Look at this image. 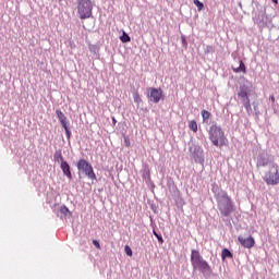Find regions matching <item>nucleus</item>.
<instances>
[{
	"instance_id": "a211bd4d",
	"label": "nucleus",
	"mask_w": 279,
	"mask_h": 279,
	"mask_svg": "<svg viewBox=\"0 0 279 279\" xmlns=\"http://www.w3.org/2000/svg\"><path fill=\"white\" fill-rule=\"evenodd\" d=\"M233 254L230 252V248H222L221 251V259L226 260L227 258H232Z\"/></svg>"
},
{
	"instance_id": "f8f14e48",
	"label": "nucleus",
	"mask_w": 279,
	"mask_h": 279,
	"mask_svg": "<svg viewBox=\"0 0 279 279\" xmlns=\"http://www.w3.org/2000/svg\"><path fill=\"white\" fill-rule=\"evenodd\" d=\"M142 178L146 184H149V182H151V171L149 170V167L145 166L143 168Z\"/></svg>"
},
{
	"instance_id": "ddd939ff",
	"label": "nucleus",
	"mask_w": 279,
	"mask_h": 279,
	"mask_svg": "<svg viewBox=\"0 0 279 279\" xmlns=\"http://www.w3.org/2000/svg\"><path fill=\"white\" fill-rule=\"evenodd\" d=\"M53 160L54 162H60L62 165L63 162H66L64 159V156L62 155V149H57L53 154Z\"/></svg>"
},
{
	"instance_id": "5701e85b",
	"label": "nucleus",
	"mask_w": 279,
	"mask_h": 279,
	"mask_svg": "<svg viewBox=\"0 0 279 279\" xmlns=\"http://www.w3.org/2000/svg\"><path fill=\"white\" fill-rule=\"evenodd\" d=\"M88 49H89L90 53H94L95 56H97V53H99V46H97V45L90 44L88 46Z\"/></svg>"
},
{
	"instance_id": "473e14b6",
	"label": "nucleus",
	"mask_w": 279,
	"mask_h": 279,
	"mask_svg": "<svg viewBox=\"0 0 279 279\" xmlns=\"http://www.w3.org/2000/svg\"><path fill=\"white\" fill-rule=\"evenodd\" d=\"M238 241H239V243L242 245V247H245V238H243L242 235H240V236L238 238Z\"/></svg>"
},
{
	"instance_id": "412c9836",
	"label": "nucleus",
	"mask_w": 279,
	"mask_h": 279,
	"mask_svg": "<svg viewBox=\"0 0 279 279\" xmlns=\"http://www.w3.org/2000/svg\"><path fill=\"white\" fill-rule=\"evenodd\" d=\"M189 128L194 134H197V121L196 120H191L189 122Z\"/></svg>"
},
{
	"instance_id": "7c9ffc66",
	"label": "nucleus",
	"mask_w": 279,
	"mask_h": 279,
	"mask_svg": "<svg viewBox=\"0 0 279 279\" xmlns=\"http://www.w3.org/2000/svg\"><path fill=\"white\" fill-rule=\"evenodd\" d=\"M123 138H124V146L125 147H130L131 143H130V137L126 136V135H123Z\"/></svg>"
},
{
	"instance_id": "0eeeda50",
	"label": "nucleus",
	"mask_w": 279,
	"mask_h": 279,
	"mask_svg": "<svg viewBox=\"0 0 279 279\" xmlns=\"http://www.w3.org/2000/svg\"><path fill=\"white\" fill-rule=\"evenodd\" d=\"M146 97L150 104H160L165 101V90L161 87H147Z\"/></svg>"
},
{
	"instance_id": "6e6552de",
	"label": "nucleus",
	"mask_w": 279,
	"mask_h": 279,
	"mask_svg": "<svg viewBox=\"0 0 279 279\" xmlns=\"http://www.w3.org/2000/svg\"><path fill=\"white\" fill-rule=\"evenodd\" d=\"M278 165H272L269 168V171L266 172L264 177V182L268 184L269 186H276V184H279V173H278Z\"/></svg>"
},
{
	"instance_id": "c85d7f7f",
	"label": "nucleus",
	"mask_w": 279,
	"mask_h": 279,
	"mask_svg": "<svg viewBox=\"0 0 279 279\" xmlns=\"http://www.w3.org/2000/svg\"><path fill=\"white\" fill-rule=\"evenodd\" d=\"M64 132H65V136H66L69 143H71V136H73L71 129H66Z\"/></svg>"
},
{
	"instance_id": "79ce46f5",
	"label": "nucleus",
	"mask_w": 279,
	"mask_h": 279,
	"mask_svg": "<svg viewBox=\"0 0 279 279\" xmlns=\"http://www.w3.org/2000/svg\"><path fill=\"white\" fill-rule=\"evenodd\" d=\"M62 1H64V0H59L60 3H62Z\"/></svg>"
},
{
	"instance_id": "9d476101",
	"label": "nucleus",
	"mask_w": 279,
	"mask_h": 279,
	"mask_svg": "<svg viewBox=\"0 0 279 279\" xmlns=\"http://www.w3.org/2000/svg\"><path fill=\"white\" fill-rule=\"evenodd\" d=\"M60 169L68 180H73V169L71 168V163H69V161H63V163H60Z\"/></svg>"
},
{
	"instance_id": "dca6fc26",
	"label": "nucleus",
	"mask_w": 279,
	"mask_h": 279,
	"mask_svg": "<svg viewBox=\"0 0 279 279\" xmlns=\"http://www.w3.org/2000/svg\"><path fill=\"white\" fill-rule=\"evenodd\" d=\"M201 117L203 118V123H206L208 125V121L210 120V117H213V113L210 111L203 109L201 111Z\"/></svg>"
},
{
	"instance_id": "1a4fd4ad",
	"label": "nucleus",
	"mask_w": 279,
	"mask_h": 279,
	"mask_svg": "<svg viewBox=\"0 0 279 279\" xmlns=\"http://www.w3.org/2000/svg\"><path fill=\"white\" fill-rule=\"evenodd\" d=\"M57 217H60L62 220L71 219L73 217V213L66 207V205H61L60 208L56 211Z\"/></svg>"
},
{
	"instance_id": "4c0bfd02",
	"label": "nucleus",
	"mask_w": 279,
	"mask_h": 279,
	"mask_svg": "<svg viewBox=\"0 0 279 279\" xmlns=\"http://www.w3.org/2000/svg\"><path fill=\"white\" fill-rule=\"evenodd\" d=\"M269 101H271V104H276V96L270 95L269 96Z\"/></svg>"
},
{
	"instance_id": "393cba45",
	"label": "nucleus",
	"mask_w": 279,
	"mask_h": 279,
	"mask_svg": "<svg viewBox=\"0 0 279 279\" xmlns=\"http://www.w3.org/2000/svg\"><path fill=\"white\" fill-rule=\"evenodd\" d=\"M124 254H126V256H130V257L134 256V252L132 251V247H130V245L128 244L124 246Z\"/></svg>"
},
{
	"instance_id": "2eb2a0df",
	"label": "nucleus",
	"mask_w": 279,
	"mask_h": 279,
	"mask_svg": "<svg viewBox=\"0 0 279 279\" xmlns=\"http://www.w3.org/2000/svg\"><path fill=\"white\" fill-rule=\"evenodd\" d=\"M120 38V43H122L123 45H128V43H132V37H130V34H128V32L122 31V36L119 37Z\"/></svg>"
},
{
	"instance_id": "423d86ee",
	"label": "nucleus",
	"mask_w": 279,
	"mask_h": 279,
	"mask_svg": "<svg viewBox=\"0 0 279 279\" xmlns=\"http://www.w3.org/2000/svg\"><path fill=\"white\" fill-rule=\"evenodd\" d=\"M217 204L222 217H230L234 213V203H232V198L228 194L218 198Z\"/></svg>"
},
{
	"instance_id": "4be33fe9",
	"label": "nucleus",
	"mask_w": 279,
	"mask_h": 279,
	"mask_svg": "<svg viewBox=\"0 0 279 279\" xmlns=\"http://www.w3.org/2000/svg\"><path fill=\"white\" fill-rule=\"evenodd\" d=\"M255 245V241H254V238L252 236H248L246 240H245V247H247L248 250L254 247Z\"/></svg>"
},
{
	"instance_id": "ea45409f",
	"label": "nucleus",
	"mask_w": 279,
	"mask_h": 279,
	"mask_svg": "<svg viewBox=\"0 0 279 279\" xmlns=\"http://www.w3.org/2000/svg\"><path fill=\"white\" fill-rule=\"evenodd\" d=\"M272 3H275L276 5H278V0H272Z\"/></svg>"
},
{
	"instance_id": "b1692460",
	"label": "nucleus",
	"mask_w": 279,
	"mask_h": 279,
	"mask_svg": "<svg viewBox=\"0 0 279 279\" xmlns=\"http://www.w3.org/2000/svg\"><path fill=\"white\" fill-rule=\"evenodd\" d=\"M193 3L197 8L198 12H202V10L205 8L204 2L199 0H193Z\"/></svg>"
},
{
	"instance_id": "bb28decb",
	"label": "nucleus",
	"mask_w": 279,
	"mask_h": 279,
	"mask_svg": "<svg viewBox=\"0 0 279 279\" xmlns=\"http://www.w3.org/2000/svg\"><path fill=\"white\" fill-rule=\"evenodd\" d=\"M181 43H182V47L185 49H189V41L186 40V36L182 35L181 36Z\"/></svg>"
},
{
	"instance_id": "e433bc0d",
	"label": "nucleus",
	"mask_w": 279,
	"mask_h": 279,
	"mask_svg": "<svg viewBox=\"0 0 279 279\" xmlns=\"http://www.w3.org/2000/svg\"><path fill=\"white\" fill-rule=\"evenodd\" d=\"M59 122H60V125H62L63 123H69V119L65 117V118L59 120Z\"/></svg>"
},
{
	"instance_id": "f3484780",
	"label": "nucleus",
	"mask_w": 279,
	"mask_h": 279,
	"mask_svg": "<svg viewBox=\"0 0 279 279\" xmlns=\"http://www.w3.org/2000/svg\"><path fill=\"white\" fill-rule=\"evenodd\" d=\"M232 70L234 73H245V62H243V60H240V65L236 68L232 66Z\"/></svg>"
},
{
	"instance_id": "9b49d317",
	"label": "nucleus",
	"mask_w": 279,
	"mask_h": 279,
	"mask_svg": "<svg viewBox=\"0 0 279 279\" xmlns=\"http://www.w3.org/2000/svg\"><path fill=\"white\" fill-rule=\"evenodd\" d=\"M211 191L216 197V201L228 195V192L221 190V187H219V185H217V184H213Z\"/></svg>"
},
{
	"instance_id": "aec40b11",
	"label": "nucleus",
	"mask_w": 279,
	"mask_h": 279,
	"mask_svg": "<svg viewBox=\"0 0 279 279\" xmlns=\"http://www.w3.org/2000/svg\"><path fill=\"white\" fill-rule=\"evenodd\" d=\"M133 99H134V102L137 104V106L143 102V99L141 98V94L138 93V89H135L133 92Z\"/></svg>"
},
{
	"instance_id": "c756f323",
	"label": "nucleus",
	"mask_w": 279,
	"mask_h": 279,
	"mask_svg": "<svg viewBox=\"0 0 279 279\" xmlns=\"http://www.w3.org/2000/svg\"><path fill=\"white\" fill-rule=\"evenodd\" d=\"M92 243H93L94 247H96V250L101 248V243L99 242V240H93Z\"/></svg>"
},
{
	"instance_id": "6ab92c4d",
	"label": "nucleus",
	"mask_w": 279,
	"mask_h": 279,
	"mask_svg": "<svg viewBox=\"0 0 279 279\" xmlns=\"http://www.w3.org/2000/svg\"><path fill=\"white\" fill-rule=\"evenodd\" d=\"M153 234H154V236L157 238V241L160 245H162V243H165V239L162 238V233H160V231L153 229Z\"/></svg>"
},
{
	"instance_id": "cd10ccee",
	"label": "nucleus",
	"mask_w": 279,
	"mask_h": 279,
	"mask_svg": "<svg viewBox=\"0 0 279 279\" xmlns=\"http://www.w3.org/2000/svg\"><path fill=\"white\" fill-rule=\"evenodd\" d=\"M204 51H205V53H215V47L206 46Z\"/></svg>"
},
{
	"instance_id": "a878e982",
	"label": "nucleus",
	"mask_w": 279,
	"mask_h": 279,
	"mask_svg": "<svg viewBox=\"0 0 279 279\" xmlns=\"http://www.w3.org/2000/svg\"><path fill=\"white\" fill-rule=\"evenodd\" d=\"M56 114H57V119H59V121L66 118L64 112H62V110H60V109L56 110Z\"/></svg>"
},
{
	"instance_id": "f704fd0d",
	"label": "nucleus",
	"mask_w": 279,
	"mask_h": 279,
	"mask_svg": "<svg viewBox=\"0 0 279 279\" xmlns=\"http://www.w3.org/2000/svg\"><path fill=\"white\" fill-rule=\"evenodd\" d=\"M61 128H63V129H64V131H66V130L71 129V126H70V122H65V123L61 124Z\"/></svg>"
},
{
	"instance_id": "72a5a7b5",
	"label": "nucleus",
	"mask_w": 279,
	"mask_h": 279,
	"mask_svg": "<svg viewBox=\"0 0 279 279\" xmlns=\"http://www.w3.org/2000/svg\"><path fill=\"white\" fill-rule=\"evenodd\" d=\"M150 210H153V213H155V215L158 213V206L156 204H150Z\"/></svg>"
},
{
	"instance_id": "20e7f679",
	"label": "nucleus",
	"mask_w": 279,
	"mask_h": 279,
	"mask_svg": "<svg viewBox=\"0 0 279 279\" xmlns=\"http://www.w3.org/2000/svg\"><path fill=\"white\" fill-rule=\"evenodd\" d=\"M189 151L193 162H195V165H201L202 169H204L206 157L204 155V148L202 145L189 142Z\"/></svg>"
},
{
	"instance_id": "2f4dec72",
	"label": "nucleus",
	"mask_w": 279,
	"mask_h": 279,
	"mask_svg": "<svg viewBox=\"0 0 279 279\" xmlns=\"http://www.w3.org/2000/svg\"><path fill=\"white\" fill-rule=\"evenodd\" d=\"M257 165H258V167H266L267 161H264L263 158L260 157V158L257 160Z\"/></svg>"
},
{
	"instance_id": "39448f33",
	"label": "nucleus",
	"mask_w": 279,
	"mask_h": 279,
	"mask_svg": "<svg viewBox=\"0 0 279 279\" xmlns=\"http://www.w3.org/2000/svg\"><path fill=\"white\" fill-rule=\"evenodd\" d=\"M93 0H77V14L81 21L93 19Z\"/></svg>"
},
{
	"instance_id": "c9c22d12",
	"label": "nucleus",
	"mask_w": 279,
	"mask_h": 279,
	"mask_svg": "<svg viewBox=\"0 0 279 279\" xmlns=\"http://www.w3.org/2000/svg\"><path fill=\"white\" fill-rule=\"evenodd\" d=\"M148 186H150V191L154 193V189H156V184L154 183V181H150L149 183H147Z\"/></svg>"
},
{
	"instance_id": "7ed1b4c3",
	"label": "nucleus",
	"mask_w": 279,
	"mask_h": 279,
	"mask_svg": "<svg viewBox=\"0 0 279 279\" xmlns=\"http://www.w3.org/2000/svg\"><path fill=\"white\" fill-rule=\"evenodd\" d=\"M76 169L80 180H82V177L85 175V178L92 180V182H97V174L95 173V168H93V163L85 158H81L76 161Z\"/></svg>"
},
{
	"instance_id": "f257e3e1",
	"label": "nucleus",
	"mask_w": 279,
	"mask_h": 279,
	"mask_svg": "<svg viewBox=\"0 0 279 279\" xmlns=\"http://www.w3.org/2000/svg\"><path fill=\"white\" fill-rule=\"evenodd\" d=\"M190 260L193 267V271H199L204 278H210V276H213V267L206 259H204V256H202L199 250H191Z\"/></svg>"
},
{
	"instance_id": "a19ab883",
	"label": "nucleus",
	"mask_w": 279,
	"mask_h": 279,
	"mask_svg": "<svg viewBox=\"0 0 279 279\" xmlns=\"http://www.w3.org/2000/svg\"><path fill=\"white\" fill-rule=\"evenodd\" d=\"M99 191V193H101V191H104V189H100V190H98Z\"/></svg>"
},
{
	"instance_id": "58836bf2",
	"label": "nucleus",
	"mask_w": 279,
	"mask_h": 279,
	"mask_svg": "<svg viewBox=\"0 0 279 279\" xmlns=\"http://www.w3.org/2000/svg\"><path fill=\"white\" fill-rule=\"evenodd\" d=\"M111 121H112V125H117V118L112 117Z\"/></svg>"
},
{
	"instance_id": "f03ea898",
	"label": "nucleus",
	"mask_w": 279,
	"mask_h": 279,
	"mask_svg": "<svg viewBox=\"0 0 279 279\" xmlns=\"http://www.w3.org/2000/svg\"><path fill=\"white\" fill-rule=\"evenodd\" d=\"M207 132L209 141L214 145V147H219V149H221V147H225L228 138H226V133L223 132V129H221V126L218 125L217 122H213Z\"/></svg>"
},
{
	"instance_id": "4468645a",
	"label": "nucleus",
	"mask_w": 279,
	"mask_h": 279,
	"mask_svg": "<svg viewBox=\"0 0 279 279\" xmlns=\"http://www.w3.org/2000/svg\"><path fill=\"white\" fill-rule=\"evenodd\" d=\"M238 98L242 106H245V85H240V90L238 92Z\"/></svg>"
}]
</instances>
